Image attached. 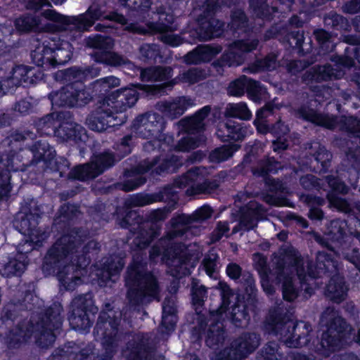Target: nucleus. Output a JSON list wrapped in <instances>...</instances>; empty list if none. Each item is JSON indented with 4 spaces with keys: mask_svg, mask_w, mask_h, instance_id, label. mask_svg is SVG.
<instances>
[{
    "mask_svg": "<svg viewBox=\"0 0 360 360\" xmlns=\"http://www.w3.org/2000/svg\"><path fill=\"white\" fill-rule=\"evenodd\" d=\"M87 46L93 49L105 51L112 49L114 41L109 37L96 35L88 39Z\"/></svg>",
    "mask_w": 360,
    "mask_h": 360,
    "instance_id": "46",
    "label": "nucleus"
},
{
    "mask_svg": "<svg viewBox=\"0 0 360 360\" xmlns=\"http://www.w3.org/2000/svg\"><path fill=\"white\" fill-rule=\"evenodd\" d=\"M252 133V129L246 126L243 127L231 120L221 125L217 131V135L222 141L229 139L239 141Z\"/></svg>",
    "mask_w": 360,
    "mask_h": 360,
    "instance_id": "29",
    "label": "nucleus"
},
{
    "mask_svg": "<svg viewBox=\"0 0 360 360\" xmlns=\"http://www.w3.org/2000/svg\"><path fill=\"white\" fill-rule=\"evenodd\" d=\"M268 328L275 333H280L284 343L289 347H299L307 345L308 340L305 336L310 331V326L302 322L296 325L292 322L269 323Z\"/></svg>",
    "mask_w": 360,
    "mask_h": 360,
    "instance_id": "14",
    "label": "nucleus"
},
{
    "mask_svg": "<svg viewBox=\"0 0 360 360\" xmlns=\"http://www.w3.org/2000/svg\"><path fill=\"white\" fill-rule=\"evenodd\" d=\"M171 229L165 237L162 238L150 250V258L155 260L160 255L162 261L168 266L167 273L176 278L179 283L180 274V248L179 236L180 234V216L170 221Z\"/></svg>",
    "mask_w": 360,
    "mask_h": 360,
    "instance_id": "7",
    "label": "nucleus"
},
{
    "mask_svg": "<svg viewBox=\"0 0 360 360\" xmlns=\"http://www.w3.org/2000/svg\"><path fill=\"white\" fill-rule=\"evenodd\" d=\"M56 118L60 122L54 130V135L61 141L77 143L86 137L85 129L73 120L69 112H60L56 115Z\"/></svg>",
    "mask_w": 360,
    "mask_h": 360,
    "instance_id": "19",
    "label": "nucleus"
},
{
    "mask_svg": "<svg viewBox=\"0 0 360 360\" xmlns=\"http://www.w3.org/2000/svg\"><path fill=\"white\" fill-rule=\"evenodd\" d=\"M271 105H266L265 107L257 112L256 119L254 122L257 131L259 133L265 134L268 131L269 129L264 118L266 117L271 112Z\"/></svg>",
    "mask_w": 360,
    "mask_h": 360,
    "instance_id": "48",
    "label": "nucleus"
},
{
    "mask_svg": "<svg viewBox=\"0 0 360 360\" xmlns=\"http://www.w3.org/2000/svg\"><path fill=\"white\" fill-rule=\"evenodd\" d=\"M253 261L260 275L267 273L266 259L264 256L258 253L255 254L253 255Z\"/></svg>",
    "mask_w": 360,
    "mask_h": 360,
    "instance_id": "64",
    "label": "nucleus"
},
{
    "mask_svg": "<svg viewBox=\"0 0 360 360\" xmlns=\"http://www.w3.org/2000/svg\"><path fill=\"white\" fill-rule=\"evenodd\" d=\"M172 69L170 67H154L141 72V79L143 82H162L172 77Z\"/></svg>",
    "mask_w": 360,
    "mask_h": 360,
    "instance_id": "34",
    "label": "nucleus"
},
{
    "mask_svg": "<svg viewBox=\"0 0 360 360\" xmlns=\"http://www.w3.org/2000/svg\"><path fill=\"white\" fill-rule=\"evenodd\" d=\"M288 131V127L281 122L277 123L276 126L271 129L272 134L275 136H278L277 140L273 142V149L274 151L287 148L288 145L282 141L281 137L280 136V132L285 134Z\"/></svg>",
    "mask_w": 360,
    "mask_h": 360,
    "instance_id": "50",
    "label": "nucleus"
},
{
    "mask_svg": "<svg viewBox=\"0 0 360 360\" xmlns=\"http://www.w3.org/2000/svg\"><path fill=\"white\" fill-rule=\"evenodd\" d=\"M10 31L6 27H0V54L10 51L12 44L9 40L8 35Z\"/></svg>",
    "mask_w": 360,
    "mask_h": 360,
    "instance_id": "56",
    "label": "nucleus"
},
{
    "mask_svg": "<svg viewBox=\"0 0 360 360\" xmlns=\"http://www.w3.org/2000/svg\"><path fill=\"white\" fill-rule=\"evenodd\" d=\"M153 341L148 334H137L127 343L124 355L127 360H150Z\"/></svg>",
    "mask_w": 360,
    "mask_h": 360,
    "instance_id": "23",
    "label": "nucleus"
},
{
    "mask_svg": "<svg viewBox=\"0 0 360 360\" xmlns=\"http://www.w3.org/2000/svg\"><path fill=\"white\" fill-rule=\"evenodd\" d=\"M217 288L221 290V297L223 300V304L216 311L215 314H212V316H220L221 318L223 316L224 312H225L226 309V305L228 304L227 299L229 298V295H231V290L229 288V286L224 282L219 281L218 283Z\"/></svg>",
    "mask_w": 360,
    "mask_h": 360,
    "instance_id": "52",
    "label": "nucleus"
},
{
    "mask_svg": "<svg viewBox=\"0 0 360 360\" xmlns=\"http://www.w3.org/2000/svg\"><path fill=\"white\" fill-rule=\"evenodd\" d=\"M124 264L123 258L118 255H112L105 258L101 264V268L96 274L98 284L101 286H105L110 281L115 282V277L119 275Z\"/></svg>",
    "mask_w": 360,
    "mask_h": 360,
    "instance_id": "26",
    "label": "nucleus"
},
{
    "mask_svg": "<svg viewBox=\"0 0 360 360\" xmlns=\"http://www.w3.org/2000/svg\"><path fill=\"white\" fill-rule=\"evenodd\" d=\"M170 211L171 209L166 207L162 209L154 210L146 216L147 221L151 223L162 221L167 218Z\"/></svg>",
    "mask_w": 360,
    "mask_h": 360,
    "instance_id": "55",
    "label": "nucleus"
},
{
    "mask_svg": "<svg viewBox=\"0 0 360 360\" xmlns=\"http://www.w3.org/2000/svg\"><path fill=\"white\" fill-rule=\"evenodd\" d=\"M210 110L209 106H205L193 117L181 120V127H186L190 131L188 136L181 141V152L194 149L204 141V137L201 134H195V132L198 133L203 128L205 125L203 120Z\"/></svg>",
    "mask_w": 360,
    "mask_h": 360,
    "instance_id": "17",
    "label": "nucleus"
},
{
    "mask_svg": "<svg viewBox=\"0 0 360 360\" xmlns=\"http://www.w3.org/2000/svg\"><path fill=\"white\" fill-rule=\"evenodd\" d=\"M133 127L136 134L143 139L157 136L163 129V117L157 112H148L138 116Z\"/></svg>",
    "mask_w": 360,
    "mask_h": 360,
    "instance_id": "21",
    "label": "nucleus"
},
{
    "mask_svg": "<svg viewBox=\"0 0 360 360\" xmlns=\"http://www.w3.org/2000/svg\"><path fill=\"white\" fill-rule=\"evenodd\" d=\"M68 236H70L75 240V242L71 243V245L69 246V250L73 249V252L75 255H84L86 257V255L90 252H96L100 249V244L97 241L94 240H89L86 244L82 245L79 236L76 235L68 234Z\"/></svg>",
    "mask_w": 360,
    "mask_h": 360,
    "instance_id": "37",
    "label": "nucleus"
},
{
    "mask_svg": "<svg viewBox=\"0 0 360 360\" xmlns=\"http://www.w3.org/2000/svg\"><path fill=\"white\" fill-rule=\"evenodd\" d=\"M199 257L200 252L197 250L195 245H189L188 255H184V258H181V265L186 264L193 267L196 265Z\"/></svg>",
    "mask_w": 360,
    "mask_h": 360,
    "instance_id": "54",
    "label": "nucleus"
},
{
    "mask_svg": "<svg viewBox=\"0 0 360 360\" xmlns=\"http://www.w3.org/2000/svg\"><path fill=\"white\" fill-rule=\"evenodd\" d=\"M330 265L333 266V262L328 259L324 253H319L317 270L314 271L308 260L295 256L293 264L283 267L278 277L279 281L283 282V298L292 301L297 297L299 290L297 283L300 284L302 288L304 287V291L311 295V288L309 287L310 284L307 283V278H313L324 274L326 270L329 271Z\"/></svg>",
    "mask_w": 360,
    "mask_h": 360,
    "instance_id": "3",
    "label": "nucleus"
},
{
    "mask_svg": "<svg viewBox=\"0 0 360 360\" xmlns=\"http://www.w3.org/2000/svg\"><path fill=\"white\" fill-rule=\"evenodd\" d=\"M330 325L323 328L321 341L316 346V350L324 356H329L344 344H349L354 339L351 327L338 316L333 309H328L321 317V323Z\"/></svg>",
    "mask_w": 360,
    "mask_h": 360,
    "instance_id": "6",
    "label": "nucleus"
},
{
    "mask_svg": "<svg viewBox=\"0 0 360 360\" xmlns=\"http://www.w3.org/2000/svg\"><path fill=\"white\" fill-rule=\"evenodd\" d=\"M32 58L38 66L65 64L70 59V53L65 48L51 47L44 44L38 46L32 52Z\"/></svg>",
    "mask_w": 360,
    "mask_h": 360,
    "instance_id": "20",
    "label": "nucleus"
},
{
    "mask_svg": "<svg viewBox=\"0 0 360 360\" xmlns=\"http://www.w3.org/2000/svg\"><path fill=\"white\" fill-rule=\"evenodd\" d=\"M127 5L134 10H146L151 5L150 0H126Z\"/></svg>",
    "mask_w": 360,
    "mask_h": 360,
    "instance_id": "60",
    "label": "nucleus"
},
{
    "mask_svg": "<svg viewBox=\"0 0 360 360\" xmlns=\"http://www.w3.org/2000/svg\"><path fill=\"white\" fill-rule=\"evenodd\" d=\"M257 44L256 40L238 41L234 44V49L243 52L250 51L256 49Z\"/></svg>",
    "mask_w": 360,
    "mask_h": 360,
    "instance_id": "62",
    "label": "nucleus"
},
{
    "mask_svg": "<svg viewBox=\"0 0 360 360\" xmlns=\"http://www.w3.org/2000/svg\"><path fill=\"white\" fill-rule=\"evenodd\" d=\"M238 308L237 307L233 309L231 319L236 326H240L248 323V319L245 312L243 310L240 311Z\"/></svg>",
    "mask_w": 360,
    "mask_h": 360,
    "instance_id": "59",
    "label": "nucleus"
},
{
    "mask_svg": "<svg viewBox=\"0 0 360 360\" xmlns=\"http://www.w3.org/2000/svg\"><path fill=\"white\" fill-rule=\"evenodd\" d=\"M98 307L94 305L91 293L78 295L70 304L68 316L70 324L75 330H87L93 323L89 314L94 315L98 312Z\"/></svg>",
    "mask_w": 360,
    "mask_h": 360,
    "instance_id": "11",
    "label": "nucleus"
},
{
    "mask_svg": "<svg viewBox=\"0 0 360 360\" xmlns=\"http://www.w3.org/2000/svg\"><path fill=\"white\" fill-rule=\"evenodd\" d=\"M224 115L226 117H236L240 120H250L252 117V112L245 103L227 105Z\"/></svg>",
    "mask_w": 360,
    "mask_h": 360,
    "instance_id": "39",
    "label": "nucleus"
},
{
    "mask_svg": "<svg viewBox=\"0 0 360 360\" xmlns=\"http://www.w3.org/2000/svg\"><path fill=\"white\" fill-rule=\"evenodd\" d=\"M85 76V72L79 68L72 67L56 72L55 80L68 82L58 91L49 94V98L53 106L60 108H80L88 104L91 96L84 89L80 81Z\"/></svg>",
    "mask_w": 360,
    "mask_h": 360,
    "instance_id": "4",
    "label": "nucleus"
},
{
    "mask_svg": "<svg viewBox=\"0 0 360 360\" xmlns=\"http://www.w3.org/2000/svg\"><path fill=\"white\" fill-rule=\"evenodd\" d=\"M223 333L222 330H221V326H214V328L210 329L209 331L207 339L206 340L207 344L209 346H212L215 343H219L222 339Z\"/></svg>",
    "mask_w": 360,
    "mask_h": 360,
    "instance_id": "57",
    "label": "nucleus"
},
{
    "mask_svg": "<svg viewBox=\"0 0 360 360\" xmlns=\"http://www.w3.org/2000/svg\"><path fill=\"white\" fill-rule=\"evenodd\" d=\"M26 264L24 262L12 258L5 264L1 269V274L6 277L20 276L24 272Z\"/></svg>",
    "mask_w": 360,
    "mask_h": 360,
    "instance_id": "42",
    "label": "nucleus"
},
{
    "mask_svg": "<svg viewBox=\"0 0 360 360\" xmlns=\"http://www.w3.org/2000/svg\"><path fill=\"white\" fill-rule=\"evenodd\" d=\"M305 118L318 125L323 126L328 129L334 128L336 126V120L333 117L314 112L306 115Z\"/></svg>",
    "mask_w": 360,
    "mask_h": 360,
    "instance_id": "49",
    "label": "nucleus"
},
{
    "mask_svg": "<svg viewBox=\"0 0 360 360\" xmlns=\"http://www.w3.org/2000/svg\"><path fill=\"white\" fill-rule=\"evenodd\" d=\"M125 281L129 288L127 297L130 306L136 308L158 299L160 291L158 280L147 271L143 262L134 261L127 269Z\"/></svg>",
    "mask_w": 360,
    "mask_h": 360,
    "instance_id": "5",
    "label": "nucleus"
},
{
    "mask_svg": "<svg viewBox=\"0 0 360 360\" xmlns=\"http://www.w3.org/2000/svg\"><path fill=\"white\" fill-rule=\"evenodd\" d=\"M9 161L8 156L5 158V155H2L0 158V198L6 197L8 195L11 190V172L18 171L19 167L16 165L9 163L7 165L5 162Z\"/></svg>",
    "mask_w": 360,
    "mask_h": 360,
    "instance_id": "30",
    "label": "nucleus"
},
{
    "mask_svg": "<svg viewBox=\"0 0 360 360\" xmlns=\"http://www.w3.org/2000/svg\"><path fill=\"white\" fill-rule=\"evenodd\" d=\"M330 203L332 206L340 211L347 212L350 210L348 202L340 198H330Z\"/></svg>",
    "mask_w": 360,
    "mask_h": 360,
    "instance_id": "63",
    "label": "nucleus"
},
{
    "mask_svg": "<svg viewBox=\"0 0 360 360\" xmlns=\"http://www.w3.org/2000/svg\"><path fill=\"white\" fill-rule=\"evenodd\" d=\"M120 317L111 309L102 311L94 330L96 337L101 339L103 352L98 360H110L117 352L122 341V333L120 331Z\"/></svg>",
    "mask_w": 360,
    "mask_h": 360,
    "instance_id": "8",
    "label": "nucleus"
},
{
    "mask_svg": "<svg viewBox=\"0 0 360 360\" xmlns=\"http://www.w3.org/2000/svg\"><path fill=\"white\" fill-rule=\"evenodd\" d=\"M126 120L125 115H115L103 100H101L95 110L86 117L85 124L91 130L101 132L109 127L122 125Z\"/></svg>",
    "mask_w": 360,
    "mask_h": 360,
    "instance_id": "12",
    "label": "nucleus"
},
{
    "mask_svg": "<svg viewBox=\"0 0 360 360\" xmlns=\"http://www.w3.org/2000/svg\"><path fill=\"white\" fill-rule=\"evenodd\" d=\"M138 99L136 90L125 88L112 92L103 100L115 115H119L134 106Z\"/></svg>",
    "mask_w": 360,
    "mask_h": 360,
    "instance_id": "24",
    "label": "nucleus"
},
{
    "mask_svg": "<svg viewBox=\"0 0 360 360\" xmlns=\"http://www.w3.org/2000/svg\"><path fill=\"white\" fill-rule=\"evenodd\" d=\"M219 50L212 48L210 46H203L198 47L195 51L190 53L188 57H195L192 60L187 58L190 63H198L201 60H209L211 57L217 54Z\"/></svg>",
    "mask_w": 360,
    "mask_h": 360,
    "instance_id": "43",
    "label": "nucleus"
},
{
    "mask_svg": "<svg viewBox=\"0 0 360 360\" xmlns=\"http://www.w3.org/2000/svg\"><path fill=\"white\" fill-rule=\"evenodd\" d=\"M247 91L250 99L256 103L267 98L266 89L258 82L248 77L240 78L233 82L229 87V93L240 96Z\"/></svg>",
    "mask_w": 360,
    "mask_h": 360,
    "instance_id": "22",
    "label": "nucleus"
},
{
    "mask_svg": "<svg viewBox=\"0 0 360 360\" xmlns=\"http://www.w3.org/2000/svg\"><path fill=\"white\" fill-rule=\"evenodd\" d=\"M58 120L55 117L54 114H48L43 117L39 118L36 122V126L39 131L44 134H49L51 131H53L57 128L56 124Z\"/></svg>",
    "mask_w": 360,
    "mask_h": 360,
    "instance_id": "47",
    "label": "nucleus"
},
{
    "mask_svg": "<svg viewBox=\"0 0 360 360\" xmlns=\"http://www.w3.org/2000/svg\"><path fill=\"white\" fill-rule=\"evenodd\" d=\"M180 179L176 177L172 184L166 186L162 191L155 193H138L126 200L127 207H143L155 202H169L176 204L179 200Z\"/></svg>",
    "mask_w": 360,
    "mask_h": 360,
    "instance_id": "13",
    "label": "nucleus"
},
{
    "mask_svg": "<svg viewBox=\"0 0 360 360\" xmlns=\"http://www.w3.org/2000/svg\"><path fill=\"white\" fill-rule=\"evenodd\" d=\"M156 108L168 118L176 119L180 115V98L159 102L156 105Z\"/></svg>",
    "mask_w": 360,
    "mask_h": 360,
    "instance_id": "40",
    "label": "nucleus"
},
{
    "mask_svg": "<svg viewBox=\"0 0 360 360\" xmlns=\"http://www.w3.org/2000/svg\"><path fill=\"white\" fill-rule=\"evenodd\" d=\"M32 298V294L27 293L22 302H10L4 309L0 319V336L10 347L27 342L32 336L34 337L36 343L42 348H47L55 342L56 333L60 329L63 323V307L60 303H53L36 323L32 321L30 323H20L17 320L18 310L32 309L29 304Z\"/></svg>",
    "mask_w": 360,
    "mask_h": 360,
    "instance_id": "1",
    "label": "nucleus"
},
{
    "mask_svg": "<svg viewBox=\"0 0 360 360\" xmlns=\"http://www.w3.org/2000/svg\"><path fill=\"white\" fill-rule=\"evenodd\" d=\"M342 127L352 133L357 134L360 132V121L352 117L345 118Z\"/></svg>",
    "mask_w": 360,
    "mask_h": 360,
    "instance_id": "61",
    "label": "nucleus"
},
{
    "mask_svg": "<svg viewBox=\"0 0 360 360\" xmlns=\"http://www.w3.org/2000/svg\"><path fill=\"white\" fill-rule=\"evenodd\" d=\"M139 51L145 60H155L159 54V49L156 44H146L142 45Z\"/></svg>",
    "mask_w": 360,
    "mask_h": 360,
    "instance_id": "53",
    "label": "nucleus"
},
{
    "mask_svg": "<svg viewBox=\"0 0 360 360\" xmlns=\"http://www.w3.org/2000/svg\"><path fill=\"white\" fill-rule=\"evenodd\" d=\"M33 207L35 205L22 206L15 219V226L21 233L30 236V240L38 244L46 238V236L44 233H39L37 225L40 215L37 210H32Z\"/></svg>",
    "mask_w": 360,
    "mask_h": 360,
    "instance_id": "16",
    "label": "nucleus"
},
{
    "mask_svg": "<svg viewBox=\"0 0 360 360\" xmlns=\"http://www.w3.org/2000/svg\"><path fill=\"white\" fill-rule=\"evenodd\" d=\"M102 15L101 7L96 4L91 5L84 13L78 16L63 15L51 9H47L42 13L45 18L58 23L61 29L70 32L75 31L79 35L87 31Z\"/></svg>",
    "mask_w": 360,
    "mask_h": 360,
    "instance_id": "9",
    "label": "nucleus"
},
{
    "mask_svg": "<svg viewBox=\"0 0 360 360\" xmlns=\"http://www.w3.org/2000/svg\"><path fill=\"white\" fill-rule=\"evenodd\" d=\"M278 356L280 357L281 355L277 353L276 345L273 344L272 345H268L264 349L259 360H281V359H278Z\"/></svg>",
    "mask_w": 360,
    "mask_h": 360,
    "instance_id": "58",
    "label": "nucleus"
},
{
    "mask_svg": "<svg viewBox=\"0 0 360 360\" xmlns=\"http://www.w3.org/2000/svg\"><path fill=\"white\" fill-rule=\"evenodd\" d=\"M89 358V354L86 349L80 350L77 347L65 348L56 350L49 360H82L84 356Z\"/></svg>",
    "mask_w": 360,
    "mask_h": 360,
    "instance_id": "35",
    "label": "nucleus"
},
{
    "mask_svg": "<svg viewBox=\"0 0 360 360\" xmlns=\"http://www.w3.org/2000/svg\"><path fill=\"white\" fill-rule=\"evenodd\" d=\"M30 150L33 153V161H36V162L39 160H43L51 163L56 155L55 150L46 139H40L36 141L34 144L31 146Z\"/></svg>",
    "mask_w": 360,
    "mask_h": 360,
    "instance_id": "32",
    "label": "nucleus"
},
{
    "mask_svg": "<svg viewBox=\"0 0 360 360\" xmlns=\"http://www.w3.org/2000/svg\"><path fill=\"white\" fill-rule=\"evenodd\" d=\"M117 161L115 155L105 151L94 155L89 162L79 165L72 169L68 174L70 179L79 181L93 179L112 167Z\"/></svg>",
    "mask_w": 360,
    "mask_h": 360,
    "instance_id": "10",
    "label": "nucleus"
},
{
    "mask_svg": "<svg viewBox=\"0 0 360 360\" xmlns=\"http://www.w3.org/2000/svg\"><path fill=\"white\" fill-rule=\"evenodd\" d=\"M217 254L214 250H211L205 255L202 261V265L206 274L214 279L217 278Z\"/></svg>",
    "mask_w": 360,
    "mask_h": 360,
    "instance_id": "45",
    "label": "nucleus"
},
{
    "mask_svg": "<svg viewBox=\"0 0 360 360\" xmlns=\"http://www.w3.org/2000/svg\"><path fill=\"white\" fill-rule=\"evenodd\" d=\"M158 18L155 22H150L147 24L148 29L153 33H166L173 30L172 24L174 18L172 14L165 11L158 13Z\"/></svg>",
    "mask_w": 360,
    "mask_h": 360,
    "instance_id": "33",
    "label": "nucleus"
},
{
    "mask_svg": "<svg viewBox=\"0 0 360 360\" xmlns=\"http://www.w3.org/2000/svg\"><path fill=\"white\" fill-rule=\"evenodd\" d=\"M259 342V337L256 334L242 337L233 346L234 348L229 354V360H241L257 347Z\"/></svg>",
    "mask_w": 360,
    "mask_h": 360,
    "instance_id": "28",
    "label": "nucleus"
},
{
    "mask_svg": "<svg viewBox=\"0 0 360 360\" xmlns=\"http://www.w3.org/2000/svg\"><path fill=\"white\" fill-rule=\"evenodd\" d=\"M9 63L8 75L0 80V96L14 90L23 83L32 84L34 81V68L25 65H14L12 62Z\"/></svg>",
    "mask_w": 360,
    "mask_h": 360,
    "instance_id": "18",
    "label": "nucleus"
},
{
    "mask_svg": "<svg viewBox=\"0 0 360 360\" xmlns=\"http://www.w3.org/2000/svg\"><path fill=\"white\" fill-rule=\"evenodd\" d=\"M347 288L342 278L336 277L331 279L327 286V296L335 302L344 300L347 295Z\"/></svg>",
    "mask_w": 360,
    "mask_h": 360,
    "instance_id": "36",
    "label": "nucleus"
},
{
    "mask_svg": "<svg viewBox=\"0 0 360 360\" xmlns=\"http://www.w3.org/2000/svg\"><path fill=\"white\" fill-rule=\"evenodd\" d=\"M40 24V18L37 15H22L15 21L16 29L22 32H28L36 30Z\"/></svg>",
    "mask_w": 360,
    "mask_h": 360,
    "instance_id": "41",
    "label": "nucleus"
},
{
    "mask_svg": "<svg viewBox=\"0 0 360 360\" xmlns=\"http://www.w3.org/2000/svg\"><path fill=\"white\" fill-rule=\"evenodd\" d=\"M94 56L96 61L114 67L130 63V60L127 57L112 51L95 53Z\"/></svg>",
    "mask_w": 360,
    "mask_h": 360,
    "instance_id": "38",
    "label": "nucleus"
},
{
    "mask_svg": "<svg viewBox=\"0 0 360 360\" xmlns=\"http://www.w3.org/2000/svg\"><path fill=\"white\" fill-rule=\"evenodd\" d=\"M75 240L70 236L60 237L48 251L44 263V269L56 273L59 281L68 290H73L82 284L81 277L89 264V258L74 254V247L69 250Z\"/></svg>",
    "mask_w": 360,
    "mask_h": 360,
    "instance_id": "2",
    "label": "nucleus"
},
{
    "mask_svg": "<svg viewBox=\"0 0 360 360\" xmlns=\"http://www.w3.org/2000/svg\"><path fill=\"white\" fill-rule=\"evenodd\" d=\"M119 224L122 228L131 227L130 233L134 237L133 243L139 249L146 248L155 237V232L147 230L148 224L141 222V219L134 210H129Z\"/></svg>",
    "mask_w": 360,
    "mask_h": 360,
    "instance_id": "15",
    "label": "nucleus"
},
{
    "mask_svg": "<svg viewBox=\"0 0 360 360\" xmlns=\"http://www.w3.org/2000/svg\"><path fill=\"white\" fill-rule=\"evenodd\" d=\"M238 149L236 144L225 146L215 149L210 155V160L214 162H220L231 157L235 151Z\"/></svg>",
    "mask_w": 360,
    "mask_h": 360,
    "instance_id": "44",
    "label": "nucleus"
},
{
    "mask_svg": "<svg viewBox=\"0 0 360 360\" xmlns=\"http://www.w3.org/2000/svg\"><path fill=\"white\" fill-rule=\"evenodd\" d=\"M180 165L179 158L172 153H168L164 158L155 157L153 160L142 161L139 167L141 172H151V174L163 175L176 172Z\"/></svg>",
    "mask_w": 360,
    "mask_h": 360,
    "instance_id": "25",
    "label": "nucleus"
},
{
    "mask_svg": "<svg viewBox=\"0 0 360 360\" xmlns=\"http://www.w3.org/2000/svg\"><path fill=\"white\" fill-rule=\"evenodd\" d=\"M141 162L135 168L124 172L126 180L119 184V188L125 192H129L136 189L146 182V179L143 176L147 172H141L139 167Z\"/></svg>",
    "mask_w": 360,
    "mask_h": 360,
    "instance_id": "31",
    "label": "nucleus"
},
{
    "mask_svg": "<svg viewBox=\"0 0 360 360\" xmlns=\"http://www.w3.org/2000/svg\"><path fill=\"white\" fill-rule=\"evenodd\" d=\"M191 291L193 304L201 305L207 294L205 287L200 284L197 280H193Z\"/></svg>",
    "mask_w": 360,
    "mask_h": 360,
    "instance_id": "51",
    "label": "nucleus"
},
{
    "mask_svg": "<svg viewBox=\"0 0 360 360\" xmlns=\"http://www.w3.org/2000/svg\"><path fill=\"white\" fill-rule=\"evenodd\" d=\"M176 301V297L172 295L165 298L163 302L162 322L158 328L159 339H165L166 335L174 328L178 320Z\"/></svg>",
    "mask_w": 360,
    "mask_h": 360,
    "instance_id": "27",
    "label": "nucleus"
}]
</instances>
